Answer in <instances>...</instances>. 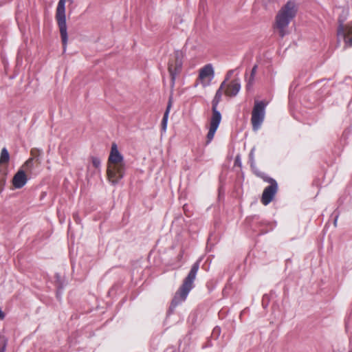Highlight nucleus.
Segmentation results:
<instances>
[{"instance_id": "nucleus-1", "label": "nucleus", "mask_w": 352, "mask_h": 352, "mask_svg": "<svg viewBox=\"0 0 352 352\" xmlns=\"http://www.w3.org/2000/svg\"><path fill=\"white\" fill-rule=\"evenodd\" d=\"M126 166L122 155L119 152L117 145L111 146L107 162V176L109 182L116 185L124 175Z\"/></svg>"}, {"instance_id": "nucleus-2", "label": "nucleus", "mask_w": 352, "mask_h": 352, "mask_svg": "<svg viewBox=\"0 0 352 352\" xmlns=\"http://www.w3.org/2000/svg\"><path fill=\"white\" fill-rule=\"evenodd\" d=\"M298 5L294 1H287L278 12L274 25V28L280 37L288 34L287 27L290 21L296 16Z\"/></svg>"}, {"instance_id": "nucleus-3", "label": "nucleus", "mask_w": 352, "mask_h": 352, "mask_svg": "<svg viewBox=\"0 0 352 352\" xmlns=\"http://www.w3.org/2000/svg\"><path fill=\"white\" fill-rule=\"evenodd\" d=\"M199 267V263L196 262L192 267L188 275L184 279L183 284L175 293L170 305V309H174L179 304L186 300L189 292L193 287L197 272Z\"/></svg>"}, {"instance_id": "nucleus-4", "label": "nucleus", "mask_w": 352, "mask_h": 352, "mask_svg": "<svg viewBox=\"0 0 352 352\" xmlns=\"http://www.w3.org/2000/svg\"><path fill=\"white\" fill-rule=\"evenodd\" d=\"M199 267V263L196 262L192 267L188 275L184 279L183 284L175 293L170 305V309H174L179 304L186 300L189 292L193 287L197 272Z\"/></svg>"}, {"instance_id": "nucleus-5", "label": "nucleus", "mask_w": 352, "mask_h": 352, "mask_svg": "<svg viewBox=\"0 0 352 352\" xmlns=\"http://www.w3.org/2000/svg\"><path fill=\"white\" fill-rule=\"evenodd\" d=\"M226 80H224L221 84L219 89L217 91L212 101V116L210 120L209 131L207 135V143H209L213 139L214 133L221 120V113L217 110V106L221 100L223 93H224V89L226 88Z\"/></svg>"}, {"instance_id": "nucleus-6", "label": "nucleus", "mask_w": 352, "mask_h": 352, "mask_svg": "<svg viewBox=\"0 0 352 352\" xmlns=\"http://www.w3.org/2000/svg\"><path fill=\"white\" fill-rule=\"evenodd\" d=\"M65 3L66 0H60L58 1L56 13V19L59 28L64 52L66 50L68 39L65 17Z\"/></svg>"}, {"instance_id": "nucleus-7", "label": "nucleus", "mask_w": 352, "mask_h": 352, "mask_svg": "<svg viewBox=\"0 0 352 352\" xmlns=\"http://www.w3.org/2000/svg\"><path fill=\"white\" fill-rule=\"evenodd\" d=\"M265 106L266 104L263 101L254 102L251 118V122L254 131L259 129L264 120Z\"/></svg>"}, {"instance_id": "nucleus-8", "label": "nucleus", "mask_w": 352, "mask_h": 352, "mask_svg": "<svg viewBox=\"0 0 352 352\" xmlns=\"http://www.w3.org/2000/svg\"><path fill=\"white\" fill-rule=\"evenodd\" d=\"M184 58L183 53L181 51H176L173 57L171 58L168 63V72L171 77L172 84H174L175 77L182 69V60Z\"/></svg>"}, {"instance_id": "nucleus-9", "label": "nucleus", "mask_w": 352, "mask_h": 352, "mask_svg": "<svg viewBox=\"0 0 352 352\" xmlns=\"http://www.w3.org/2000/svg\"><path fill=\"white\" fill-rule=\"evenodd\" d=\"M338 36H342L345 43V47L352 46V24L344 25L340 23L338 28Z\"/></svg>"}, {"instance_id": "nucleus-10", "label": "nucleus", "mask_w": 352, "mask_h": 352, "mask_svg": "<svg viewBox=\"0 0 352 352\" xmlns=\"http://www.w3.org/2000/svg\"><path fill=\"white\" fill-rule=\"evenodd\" d=\"M270 185L266 187L263 192L261 202L264 205H267L274 198L278 188L277 183L275 180L270 179Z\"/></svg>"}, {"instance_id": "nucleus-11", "label": "nucleus", "mask_w": 352, "mask_h": 352, "mask_svg": "<svg viewBox=\"0 0 352 352\" xmlns=\"http://www.w3.org/2000/svg\"><path fill=\"white\" fill-rule=\"evenodd\" d=\"M214 69L210 64H208L199 70V80L204 87L208 85L214 77Z\"/></svg>"}, {"instance_id": "nucleus-12", "label": "nucleus", "mask_w": 352, "mask_h": 352, "mask_svg": "<svg viewBox=\"0 0 352 352\" xmlns=\"http://www.w3.org/2000/svg\"><path fill=\"white\" fill-rule=\"evenodd\" d=\"M241 89V85L236 80H232L228 84L226 83L224 89V94L229 97L235 96Z\"/></svg>"}, {"instance_id": "nucleus-13", "label": "nucleus", "mask_w": 352, "mask_h": 352, "mask_svg": "<svg viewBox=\"0 0 352 352\" xmlns=\"http://www.w3.org/2000/svg\"><path fill=\"white\" fill-rule=\"evenodd\" d=\"M27 176L23 170H19L12 179V184L16 188H22L27 182Z\"/></svg>"}, {"instance_id": "nucleus-14", "label": "nucleus", "mask_w": 352, "mask_h": 352, "mask_svg": "<svg viewBox=\"0 0 352 352\" xmlns=\"http://www.w3.org/2000/svg\"><path fill=\"white\" fill-rule=\"evenodd\" d=\"M172 104H173V98H172V96H170L168 102V105H167L166 111L164 113V117H163V119L162 121V129L164 131H165L166 130L168 114H169L170 108L172 107Z\"/></svg>"}, {"instance_id": "nucleus-15", "label": "nucleus", "mask_w": 352, "mask_h": 352, "mask_svg": "<svg viewBox=\"0 0 352 352\" xmlns=\"http://www.w3.org/2000/svg\"><path fill=\"white\" fill-rule=\"evenodd\" d=\"M10 160V155L8 150L6 148H3L1 151L0 155V164H8Z\"/></svg>"}, {"instance_id": "nucleus-16", "label": "nucleus", "mask_w": 352, "mask_h": 352, "mask_svg": "<svg viewBox=\"0 0 352 352\" xmlns=\"http://www.w3.org/2000/svg\"><path fill=\"white\" fill-rule=\"evenodd\" d=\"M33 167V157H30L28 159L25 164L23 165L22 168L25 169L26 170H31Z\"/></svg>"}, {"instance_id": "nucleus-17", "label": "nucleus", "mask_w": 352, "mask_h": 352, "mask_svg": "<svg viewBox=\"0 0 352 352\" xmlns=\"http://www.w3.org/2000/svg\"><path fill=\"white\" fill-rule=\"evenodd\" d=\"M91 164L96 168H99L100 166V160L96 157H91Z\"/></svg>"}, {"instance_id": "nucleus-18", "label": "nucleus", "mask_w": 352, "mask_h": 352, "mask_svg": "<svg viewBox=\"0 0 352 352\" xmlns=\"http://www.w3.org/2000/svg\"><path fill=\"white\" fill-rule=\"evenodd\" d=\"M7 345V340L4 337H0V352H4Z\"/></svg>"}, {"instance_id": "nucleus-19", "label": "nucleus", "mask_w": 352, "mask_h": 352, "mask_svg": "<svg viewBox=\"0 0 352 352\" xmlns=\"http://www.w3.org/2000/svg\"><path fill=\"white\" fill-rule=\"evenodd\" d=\"M256 69H257V66L254 65L251 72V75H250V80H249L248 87H249L250 85V84L252 83V82L254 81V76L256 72Z\"/></svg>"}, {"instance_id": "nucleus-20", "label": "nucleus", "mask_w": 352, "mask_h": 352, "mask_svg": "<svg viewBox=\"0 0 352 352\" xmlns=\"http://www.w3.org/2000/svg\"><path fill=\"white\" fill-rule=\"evenodd\" d=\"M41 153V150L38 149V148H32L30 151V154L33 157H35V158H38V157L40 155V154Z\"/></svg>"}, {"instance_id": "nucleus-21", "label": "nucleus", "mask_w": 352, "mask_h": 352, "mask_svg": "<svg viewBox=\"0 0 352 352\" xmlns=\"http://www.w3.org/2000/svg\"><path fill=\"white\" fill-rule=\"evenodd\" d=\"M232 74V71H229L228 72L227 76H226V78L225 80L226 81L228 80L230 78Z\"/></svg>"}, {"instance_id": "nucleus-22", "label": "nucleus", "mask_w": 352, "mask_h": 352, "mask_svg": "<svg viewBox=\"0 0 352 352\" xmlns=\"http://www.w3.org/2000/svg\"><path fill=\"white\" fill-rule=\"evenodd\" d=\"M4 314L3 312L1 311V309H0V319L2 320L4 318Z\"/></svg>"}, {"instance_id": "nucleus-23", "label": "nucleus", "mask_w": 352, "mask_h": 352, "mask_svg": "<svg viewBox=\"0 0 352 352\" xmlns=\"http://www.w3.org/2000/svg\"><path fill=\"white\" fill-rule=\"evenodd\" d=\"M66 1H69L70 3H72L74 2V0H66Z\"/></svg>"}, {"instance_id": "nucleus-24", "label": "nucleus", "mask_w": 352, "mask_h": 352, "mask_svg": "<svg viewBox=\"0 0 352 352\" xmlns=\"http://www.w3.org/2000/svg\"><path fill=\"white\" fill-rule=\"evenodd\" d=\"M254 150V148L252 149V151H251V152H250V155H251V156L253 155Z\"/></svg>"}, {"instance_id": "nucleus-25", "label": "nucleus", "mask_w": 352, "mask_h": 352, "mask_svg": "<svg viewBox=\"0 0 352 352\" xmlns=\"http://www.w3.org/2000/svg\"><path fill=\"white\" fill-rule=\"evenodd\" d=\"M236 162H239V160H238V158L236 159Z\"/></svg>"}, {"instance_id": "nucleus-26", "label": "nucleus", "mask_w": 352, "mask_h": 352, "mask_svg": "<svg viewBox=\"0 0 352 352\" xmlns=\"http://www.w3.org/2000/svg\"><path fill=\"white\" fill-rule=\"evenodd\" d=\"M236 162H239V160H238V158L236 159Z\"/></svg>"}]
</instances>
